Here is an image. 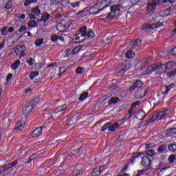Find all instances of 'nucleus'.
<instances>
[{"instance_id": "obj_1", "label": "nucleus", "mask_w": 176, "mask_h": 176, "mask_svg": "<svg viewBox=\"0 0 176 176\" xmlns=\"http://www.w3.org/2000/svg\"><path fill=\"white\" fill-rule=\"evenodd\" d=\"M87 35L88 38H94V32H93V30H90L87 33V28L84 26L74 36L73 41H79L80 38H85Z\"/></svg>"}, {"instance_id": "obj_2", "label": "nucleus", "mask_w": 176, "mask_h": 176, "mask_svg": "<svg viewBox=\"0 0 176 176\" xmlns=\"http://www.w3.org/2000/svg\"><path fill=\"white\" fill-rule=\"evenodd\" d=\"M174 65L173 62H169L166 65H161L160 66H157L156 65H153L148 67L149 72H153V71H160V69H170Z\"/></svg>"}, {"instance_id": "obj_3", "label": "nucleus", "mask_w": 176, "mask_h": 176, "mask_svg": "<svg viewBox=\"0 0 176 176\" xmlns=\"http://www.w3.org/2000/svg\"><path fill=\"white\" fill-rule=\"evenodd\" d=\"M36 98L30 100L28 103H26L23 107V112L25 115H28L30 113L32 109H34V107H35V102L36 101Z\"/></svg>"}, {"instance_id": "obj_4", "label": "nucleus", "mask_w": 176, "mask_h": 176, "mask_svg": "<svg viewBox=\"0 0 176 176\" xmlns=\"http://www.w3.org/2000/svg\"><path fill=\"white\" fill-rule=\"evenodd\" d=\"M13 50L16 56H19V58H23L25 56V45H19L13 48Z\"/></svg>"}, {"instance_id": "obj_5", "label": "nucleus", "mask_w": 176, "mask_h": 176, "mask_svg": "<svg viewBox=\"0 0 176 176\" xmlns=\"http://www.w3.org/2000/svg\"><path fill=\"white\" fill-rule=\"evenodd\" d=\"M111 122H109L103 126L102 131H116L117 129H119V124L114 123L113 125H111Z\"/></svg>"}, {"instance_id": "obj_6", "label": "nucleus", "mask_w": 176, "mask_h": 176, "mask_svg": "<svg viewBox=\"0 0 176 176\" xmlns=\"http://www.w3.org/2000/svg\"><path fill=\"white\" fill-rule=\"evenodd\" d=\"M120 9H122V7L119 5L112 6L110 8V10L111 12H110L109 14V17H110L111 19H112V17H115V13H116V12H119V10H120Z\"/></svg>"}, {"instance_id": "obj_7", "label": "nucleus", "mask_w": 176, "mask_h": 176, "mask_svg": "<svg viewBox=\"0 0 176 176\" xmlns=\"http://www.w3.org/2000/svg\"><path fill=\"white\" fill-rule=\"evenodd\" d=\"M111 0H103L99 4H96V6H102V9L99 10V12H101V10H103V9H105V8H108V6H109V5H111Z\"/></svg>"}, {"instance_id": "obj_8", "label": "nucleus", "mask_w": 176, "mask_h": 176, "mask_svg": "<svg viewBox=\"0 0 176 176\" xmlns=\"http://www.w3.org/2000/svg\"><path fill=\"white\" fill-rule=\"evenodd\" d=\"M156 5H157V2L155 1H150L147 6L148 12H153L156 9Z\"/></svg>"}, {"instance_id": "obj_9", "label": "nucleus", "mask_w": 176, "mask_h": 176, "mask_svg": "<svg viewBox=\"0 0 176 176\" xmlns=\"http://www.w3.org/2000/svg\"><path fill=\"white\" fill-rule=\"evenodd\" d=\"M41 134H42V127L34 129L32 133V137L34 138H38Z\"/></svg>"}, {"instance_id": "obj_10", "label": "nucleus", "mask_w": 176, "mask_h": 176, "mask_svg": "<svg viewBox=\"0 0 176 176\" xmlns=\"http://www.w3.org/2000/svg\"><path fill=\"white\" fill-rule=\"evenodd\" d=\"M142 166H144V167L151 166V160H149V158H148V157L144 156L143 157H142Z\"/></svg>"}, {"instance_id": "obj_11", "label": "nucleus", "mask_w": 176, "mask_h": 176, "mask_svg": "<svg viewBox=\"0 0 176 176\" xmlns=\"http://www.w3.org/2000/svg\"><path fill=\"white\" fill-rule=\"evenodd\" d=\"M142 85V82H141V80H137L130 87V89H129L130 91H134V90H135L136 87H141Z\"/></svg>"}, {"instance_id": "obj_12", "label": "nucleus", "mask_w": 176, "mask_h": 176, "mask_svg": "<svg viewBox=\"0 0 176 176\" xmlns=\"http://www.w3.org/2000/svg\"><path fill=\"white\" fill-rule=\"evenodd\" d=\"M170 113V110H164L163 111H160L158 113V118H160V120H162V119H164V117L166 115H168Z\"/></svg>"}, {"instance_id": "obj_13", "label": "nucleus", "mask_w": 176, "mask_h": 176, "mask_svg": "<svg viewBox=\"0 0 176 176\" xmlns=\"http://www.w3.org/2000/svg\"><path fill=\"white\" fill-rule=\"evenodd\" d=\"M21 64V62L19 60H15L11 65L12 69L14 71H16L19 67H20V65Z\"/></svg>"}, {"instance_id": "obj_14", "label": "nucleus", "mask_w": 176, "mask_h": 176, "mask_svg": "<svg viewBox=\"0 0 176 176\" xmlns=\"http://www.w3.org/2000/svg\"><path fill=\"white\" fill-rule=\"evenodd\" d=\"M101 168H102V167L96 168L94 169V170L92 172V176H100V175H101V173L102 171V170H101Z\"/></svg>"}, {"instance_id": "obj_15", "label": "nucleus", "mask_w": 176, "mask_h": 176, "mask_svg": "<svg viewBox=\"0 0 176 176\" xmlns=\"http://www.w3.org/2000/svg\"><path fill=\"white\" fill-rule=\"evenodd\" d=\"M50 17V15L47 13H43L41 16V19L38 20V21H43L44 23H46L49 20Z\"/></svg>"}, {"instance_id": "obj_16", "label": "nucleus", "mask_w": 176, "mask_h": 176, "mask_svg": "<svg viewBox=\"0 0 176 176\" xmlns=\"http://www.w3.org/2000/svg\"><path fill=\"white\" fill-rule=\"evenodd\" d=\"M17 163H18L17 160H15L12 163L8 164L7 166H4L6 171H8V170H10V168H12V167H14V166H16Z\"/></svg>"}, {"instance_id": "obj_17", "label": "nucleus", "mask_w": 176, "mask_h": 176, "mask_svg": "<svg viewBox=\"0 0 176 176\" xmlns=\"http://www.w3.org/2000/svg\"><path fill=\"white\" fill-rule=\"evenodd\" d=\"M28 26L29 28H35V27H38V22L34 20H31L28 23Z\"/></svg>"}, {"instance_id": "obj_18", "label": "nucleus", "mask_w": 176, "mask_h": 176, "mask_svg": "<svg viewBox=\"0 0 176 176\" xmlns=\"http://www.w3.org/2000/svg\"><path fill=\"white\" fill-rule=\"evenodd\" d=\"M24 124H25V123L24 122V121H20L19 122L17 123L16 129V130H23L24 129Z\"/></svg>"}, {"instance_id": "obj_19", "label": "nucleus", "mask_w": 176, "mask_h": 176, "mask_svg": "<svg viewBox=\"0 0 176 176\" xmlns=\"http://www.w3.org/2000/svg\"><path fill=\"white\" fill-rule=\"evenodd\" d=\"M56 28L58 31H60V32H63V31H65V30H67V26H64L61 23H58L56 26Z\"/></svg>"}, {"instance_id": "obj_20", "label": "nucleus", "mask_w": 176, "mask_h": 176, "mask_svg": "<svg viewBox=\"0 0 176 176\" xmlns=\"http://www.w3.org/2000/svg\"><path fill=\"white\" fill-rule=\"evenodd\" d=\"M8 26H5L3 28H2L0 31H1V35L3 36H6V35H8Z\"/></svg>"}, {"instance_id": "obj_21", "label": "nucleus", "mask_w": 176, "mask_h": 176, "mask_svg": "<svg viewBox=\"0 0 176 176\" xmlns=\"http://www.w3.org/2000/svg\"><path fill=\"white\" fill-rule=\"evenodd\" d=\"M13 78V74H8L6 78L7 85L12 83V78Z\"/></svg>"}, {"instance_id": "obj_22", "label": "nucleus", "mask_w": 176, "mask_h": 176, "mask_svg": "<svg viewBox=\"0 0 176 176\" xmlns=\"http://www.w3.org/2000/svg\"><path fill=\"white\" fill-rule=\"evenodd\" d=\"M174 84H170V85H168V86H166V91H165V92L164 93V94H167L169 91H170V90L171 89H174Z\"/></svg>"}, {"instance_id": "obj_23", "label": "nucleus", "mask_w": 176, "mask_h": 176, "mask_svg": "<svg viewBox=\"0 0 176 176\" xmlns=\"http://www.w3.org/2000/svg\"><path fill=\"white\" fill-rule=\"evenodd\" d=\"M80 50H82V47L81 46H78L76 47L74 50L72 51V54H78V53H79V52H80Z\"/></svg>"}, {"instance_id": "obj_24", "label": "nucleus", "mask_w": 176, "mask_h": 176, "mask_svg": "<svg viewBox=\"0 0 176 176\" xmlns=\"http://www.w3.org/2000/svg\"><path fill=\"white\" fill-rule=\"evenodd\" d=\"M38 0H25L24 6H30L31 3H35Z\"/></svg>"}, {"instance_id": "obj_25", "label": "nucleus", "mask_w": 176, "mask_h": 176, "mask_svg": "<svg viewBox=\"0 0 176 176\" xmlns=\"http://www.w3.org/2000/svg\"><path fill=\"white\" fill-rule=\"evenodd\" d=\"M43 38H37L35 41L36 46H41L43 44Z\"/></svg>"}, {"instance_id": "obj_26", "label": "nucleus", "mask_w": 176, "mask_h": 176, "mask_svg": "<svg viewBox=\"0 0 176 176\" xmlns=\"http://www.w3.org/2000/svg\"><path fill=\"white\" fill-rule=\"evenodd\" d=\"M118 101H119V98H111L109 101V105H111V104H116Z\"/></svg>"}, {"instance_id": "obj_27", "label": "nucleus", "mask_w": 176, "mask_h": 176, "mask_svg": "<svg viewBox=\"0 0 176 176\" xmlns=\"http://www.w3.org/2000/svg\"><path fill=\"white\" fill-rule=\"evenodd\" d=\"M87 96H89V94L87 92H85L80 95L79 98L80 101H83V100H86L87 98Z\"/></svg>"}, {"instance_id": "obj_28", "label": "nucleus", "mask_w": 176, "mask_h": 176, "mask_svg": "<svg viewBox=\"0 0 176 176\" xmlns=\"http://www.w3.org/2000/svg\"><path fill=\"white\" fill-rule=\"evenodd\" d=\"M126 58H133V57H134V53L133 51H128L126 53Z\"/></svg>"}, {"instance_id": "obj_29", "label": "nucleus", "mask_w": 176, "mask_h": 176, "mask_svg": "<svg viewBox=\"0 0 176 176\" xmlns=\"http://www.w3.org/2000/svg\"><path fill=\"white\" fill-rule=\"evenodd\" d=\"M163 23L157 22L156 23H153L151 27L152 28H159V27H163Z\"/></svg>"}, {"instance_id": "obj_30", "label": "nucleus", "mask_w": 176, "mask_h": 176, "mask_svg": "<svg viewBox=\"0 0 176 176\" xmlns=\"http://www.w3.org/2000/svg\"><path fill=\"white\" fill-rule=\"evenodd\" d=\"M39 75V73H38V72H33L32 73H30V79H34L35 78H36V76H38Z\"/></svg>"}, {"instance_id": "obj_31", "label": "nucleus", "mask_w": 176, "mask_h": 176, "mask_svg": "<svg viewBox=\"0 0 176 176\" xmlns=\"http://www.w3.org/2000/svg\"><path fill=\"white\" fill-rule=\"evenodd\" d=\"M160 14H161V16H170V10H164V11H162L161 12H160Z\"/></svg>"}, {"instance_id": "obj_32", "label": "nucleus", "mask_w": 176, "mask_h": 176, "mask_svg": "<svg viewBox=\"0 0 176 176\" xmlns=\"http://www.w3.org/2000/svg\"><path fill=\"white\" fill-rule=\"evenodd\" d=\"M32 12L34 13V14H36L37 16H39L41 14V10L38 8H35L32 10Z\"/></svg>"}, {"instance_id": "obj_33", "label": "nucleus", "mask_w": 176, "mask_h": 176, "mask_svg": "<svg viewBox=\"0 0 176 176\" xmlns=\"http://www.w3.org/2000/svg\"><path fill=\"white\" fill-rule=\"evenodd\" d=\"M84 72H85V68L83 67H78L76 70V73L78 74H83Z\"/></svg>"}, {"instance_id": "obj_34", "label": "nucleus", "mask_w": 176, "mask_h": 176, "mask_svg": "<svg viewBox=\"0 0 176 176\" xmlns=\"http://www.w3.org/2000/svg\"><path fill=\"white\" fill-rule=\"evenodd\" d=\"M141 43H142V41H141V40L135 41L132 43V46H133V47H137V46H140Z\"/></svg>"}, {"instance_id": "obj_35", "label": "nucleus", "mask_w": 176, "mask_h": 176, "mask_svg": "<svg viewBox=\"0 0 176 176\" xmlns=\"http://www.w3.org/2000/svg\"><path fill=\"white\" fill-rule=\"evenodd\" d=\"M168 150H169L170 152H176V144H170V145L168 146Z\"/></svg>"}, {"instance_id": "obj_36", "label": "nucleus", "mask_w": 176, "mask_h": 176, "mask_svg": "<svg viewBox=\"0 0 176 176\" xmlns=\"http://www.w3.org/2000/svg\"><path fill=\"white\" fill-rule=\"evenodd\" d=\"M176 160V155H172L168 157V162L170 163H174V162H175Z\"/></svg>"}, {"instance_id": "obj_37", "label": "nucleus", "mask_w": 176, "mask_h": 176, "mask_svg": "<svg viewBox=\"0 0 176 176\" xmlns=\"http://www.w3.org/2000/svg\"><path fill=\"white\" fill-rule=\"evenodd\" d=\"M67 71V68L65 67H60L59 69V74H58V76H60V75H63Z\"/></svg>"}, {"instance_id": "obj_38", "label": "nucleus", "mask_w": 176, "mask_h": 176, "mask_svg": "<svg viewBox=\"0 0 176 176\" xmlns=\"http://www.w3.org/2000/svg\"><path fill=\"white\" fill-rule=\"evenodd\" d=\"M166 146L163 145L161 146L158 148L157 151L160 153H163V152H164V151H166Z\"/></svg>"}, {"instance_id": "obj_39", "label": "nucleus", "mask_w": 176, "mask_h": 176, "mask_svg": "<svg viewBox=\"0 0 176 176\" xmlns=\"http://www.w3.org/2000/svg\"><path fill=\"white\" fill-rule=\"evenodd\" d=\"M65 109H67V104H63L58 108L57 113H58V112H63V111H65Z\"/></svg>"}, {"instance_id": "obj_40", "label": "nucleus", "mask_w": 176, "mask_h": 176, "mask_svg": "<svg viewBox=\"0 0 176 176\" xmlns=\"http://www.w3.org/2000/svg\"><path fill=\"white\" fill-rule=\"evenodd\" d=\"M174 75H176V69L174 70L171 71L169 73H167V76L170 78L171 76H174Z\"/></svg>"}, {"instance_id": "obj_41", "label": "nucleus", "mask_w": 176, "mask_h": 176, "mask_svg": "<svg viewBox=\"0 0 176 176\" xmlns=\"http://www.w3.org/2000/svg\"><path fill=\"white\" fill-rule=\"evenodd\" d=\"M5 8L6 9H11L12 8V1H10L6 3Z\"/></svg>"}, {"instance_id": "obj_42", "label": "nucleus", "mask_w": 176, "mask_h": 176, "mask_svg": "<svg viewBox=\"0 0 176 176\" xmlns=\"http://www.w3.org/2000/svg\"><path fill=\"white\" fill-rule=\"evenodd\" d=\"M51 41L52 42H57V41H58V36H57L56 35H54L51 37Z\"/></svg>"}, {"instance_id": "obj_43", "label": "nucleus", "mask_w": 176, "mask_h": 176, "mask_svg": "<svg viewBox=\"0 0 176 176\" xmlns=\"http://www.w3.org/2000/svg\"><path fill=\"white\" fill-rule=\"evenodd\" d=\"M146 153L148 156H153L155 155V151L148 150V151H147Z\"/></svg>"}, {"instance_id": "obj_44", "label": "nucleus", "mask_w": 176, "mask_h": 176, "mask_svg": "<svg viewBox=\"0 0 176 176\" xmlns=\"http://www.w3.org/2000/svg\"><path fill=\"white\" fill-rule=\"evenodd\" d=\"M27 30V28L25 25H22L20 29L18 30L19 32H24Z\"/></svg>"}, {"instance_id": "obj_45", "label": "nucleus", "mask_w": 176, "mask_h": 176, "mask_svg": "<svg viewBox=\"0 0 176 176\" xmlns=\"http://www.w3.org/2000/svg\"><path fill=\"white\" fill-rule=\"evenodd\" d=\"M28 65H34V60L32 58H29L27 61Z\"/></svg>"}, {"instance_id": "obj_46", "label": "nucleus", "mask_w": 176, "mask_h": 176, "mask_svg": "<svg viewBox=\"0 0 176 176\" xmlns=\"http://www.w3.org/2000/svg\"><path fill=\"white\" fill-rule=\"evenodd\" d=\"M175 0H163L164 3H174Z\"/></svg>"}, {"instance_id": "obj_47", "label": "nucleus", "mask_w": 176, "mask_h": 176, "mask_svg": "<svg viewBox=\"0 0 176 176\" xmlns=\"http://www.w3.org/2000/svg\"><path fill=\"white\" fill-rule=\"evenodd\" d=\"M131 68V63H127L124 68L125 71H129Z\"/></svg>"}, {"instance_id": "obj_48", "label": "nucleus", "mask_w": 176, "mask_h": 176, "mask_svg": "<svg viewBox=\"0 0 176 176\" xmlns=\"http://www.w3.org/2000/svg\"><path fill=\"white\" fill-rule=\"evenodd\" d=\"M8 32L12 33V32H14V28H8Z\"/></svg>"}, {"instance_id": "obj_49", "label": "nucleus", "mask_w": 176, "mask_h": 176, "mask_svg": "<svg viewBox=\"0 0 176 176\" xmlns=\"http://www.w3.org/2000/svg\"><path fill=\"white\" fill-rule=\"evenodd\" d=\"M141 155H144L142 153H140L139 154H136V155H135L134 156H133V159H138V157H140V156H141Z\"/></svg>"}, {"instance_id": "obj_50", "label": "nucleus", "mask_w": 176, "mask_h": 176, "mask_svg": "<svg viewBox=\"0 0 176 176\" xmlns=\"http://www.w3.org/2000/svg\"><path fill=\"white\" fill-rule=\"evenodd\" d=\"M36 157V155H32L30 157V160L28 162V163H30L32 160H34Z\"/></svg>"}, {"instance_id": "obj_51", "label": "nucleus", "mask_w": 176, "mask_h": 176, "mask_svg": "<svg viewBox=\"0 0 176 176\" xmlns=\"http://www.w3.org/2000/svg\"><path fill=\"white\" fill-rule=\"evenodd\" d=\"M72 8H78L79 3H74L72 4Z\"/></svg>"}, {"instance_id": "obj_52", "label": "nucleus", "mask_w": 176, "mask_h": 176, "mask_svg": "<svg viewBox=\"0 0 176 176\" xmlns=\"http://www.w3.org/2000/svg\"><path fill=\"white\" fill-rule=\"evenodd\" d=\"M30 91H32V89L31 88H28L24 90L25 93H30Z\"/></svg>"}, {"instance_id": "obj_53", "label": "nucleus", "mask_w": 176, "mask_h": 176, "mask_svg": "<svg viewBox=\"0 0 176 176\" xmlns=\"http://www.w3.org/2000/svg\"><path fill=\"white\" fill-rule=\"evenodd\" d=\"M126 71V69L124 68L120 71V74H121V75H123L125 74Z\"/></svg>"}, {"instance_id": "obj_54", "label": "nucleus", "mask_w": 176, "mask_h": 176, "mask_svg": "<svg viewBox=\"0 0 176 176\" xmlns=\"http://www.w3.org/2000/svg\"><path fill=\"white\" fill-rule=\"evenodd\" d=\"M3 171H6V170L5 169V167H0V174H2Z\"/></svg>"}, {"instance_id": "obj_55", "label": "nucleus", "mask_w": 176, "mask_h": 176, "mask_svg": "<svg viewBox=\"0 0 176 176\" xmlns=\"http://www.w3.org/2000/svg\"><path fill=\"white\" fill-rule=\"evenodd\" d=\"M172 54H173V56H176V48H173V49L172 50Z\"/></svg>"}, {"instance_id": "obj_56", "label": "nucleus", "mask_w": 176, "mask_h": 176, "mask_svg": "<svg viewBox=\"0 0 176 176\" xmlns=\"http://www.w3.org/2000/svg\"><path fill=\"white\" fill-rule=\"evenodd\" d=\"M135 107H137V104H135V103H132L131 109H134L135 108Z\"/></svg>"}, {"instance_id": "obj_57", "label": "nucleus", "mask_w": 176, "mask_h": 176, "mask_svg": "<svg viewBox=\"0 0 176 176\" xmlns=\"http://www.w3.org/2000/svg\"><path fill=\"white\" fill-rule=\"evenodd\" d=\"M138 115H142V116H145V113H144V111H141L139 112Z\"/></svg>"}, {"instance_id": "obj_58", "label": "nucleus", "mask_w": 176, "mask_h": 176, "mask_svg": "<svg viewBox=\"0 0 176 176\" xmlns=\"http://www.w3.org/2000/svg\"><path fill=\"white\" fill-rule=\"evenodd\" d=\"M54 65H57V63H52L50 65H49L47 67H54Z\"/></svg>"}, {"instance_id": "obj_59", "label": "nucleus", "mask_w": 176, "mask_h": 176, "mask_svg": "<svg viewBox=\"0 0 176 176\" xmlns=\"http://www.w3.org/2000/svg\"><path fill=\"white\" fill-rule=\"evenodd\" d=\"M29 17L30 19H35V16H34L32 14H29Z\"/></svg>"}, {"instance_id": "obj_60", "label": "nucleus", "mask_w": 176, "mask_h": 176, "mask_svg": "<svg viewBox=\"0 0 176 176\" xmlns=\"http://www.w3.org/2000/svg\"><path fill=\"white\" fill-rule=\"evenodd\" d=\"M21 19H22V20H24V19H25V14H22L21 15Z\"/></svg>"}, {"instance_id": "obj_61", "label": "nucleus", "mask_w": 176, "mask_h": 176, "mask_svg": "<svg viewBox=\"0 0 176 176\" xmlns=\"http://www.w3.org/2000/svg\"><path fill=\"white\" fill-rule=\"evenodd\" d=\"M58 39H60V41H61L62 42L65 41L64 37L63 36L59 37Z\"/></svg>"}, {"instance_id": "obj_62", "label": "nucleus", "mask_w": 176, "mask_h": 176, "mask_svg": "<svg viewBox=\"0 0 176 176\" xmlns=\"http://www.w3.org/2000/svg\"><path fill=\"white\" fill-rule=\"evenodd\" d=\"M63 0H54L55 3H60Z\"/></svg>"}, {"instance_id": "obj_63", "label": "nucleus", "mask_w": 176, "mask_h": 176, "mask_svg": "<svg viewBox=\"0 0 176 176\" xmlns=\"http://www.w3.org/2000/svg\"><path fill=\"white\" fill-rule=\"evenodd\" d=\"M28 36H32V34L30 32H28Z\"/></svg>"}, {"instance_id": "obj_64", "label": "nucleus", "mask_w": 176, "mask_h": 176, "mask_svg": "<svg viewBox=\"0 0 176 176\" xmlns=\"http://www.w3.org/2000/svg\"><path fill=\"white\" fill-rule=\"evenodd\" d=\"M146 148H147V149H149V148H151V144H146Z\"/></svg>"}]
</instances>
